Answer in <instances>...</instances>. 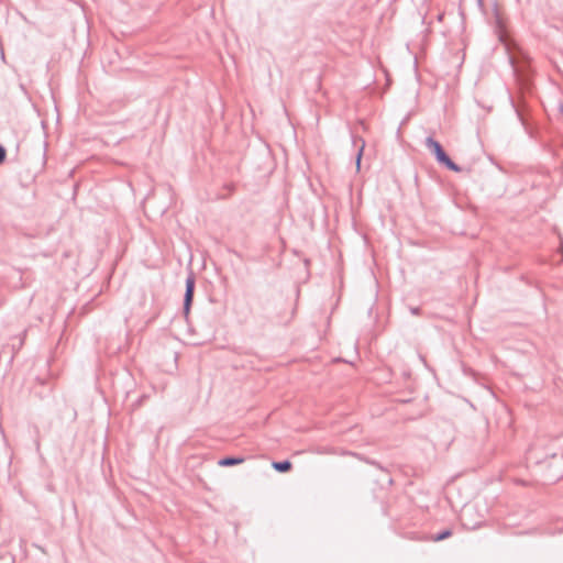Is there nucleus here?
I'll list each match as a JSON object with an SVG mask.
<instances>
[{
    "mask_svg": "<svg viewBox=\"0 0 563 563\" xmlns=\"http://www.w3.org/2000/svg\"><path fill=\"white\" fill-rule=\"evenodd\" d=\"M358 142L361 143V145H360V147L357 150V154H356V168L357 169H360L361 159H362L363 151L365 147V142L362 139H358Z\"/></svg>",
    "mask_w": 563,
    "mask_h": 563,
    "instance_id": "39448f33",
    "label": "nucleus"
},
{
    "mask_svg": "<svg viewBox=\"0 0 563 563\" xmlns=\"http://www.w3.org/2000/svg\"><path fill=\"white\" fill-rule=\"evenodd\" d=\"M412 312H413V313H418V308L412 309Z\"/></svg>",
    "mask_w": 563,
    "mask_h": 563,
    "instance_id": "1a4fd4ad",
    "label": "nucleus"
},
{
    "mask_svg": "<svg viewBox=\"0 0 563 563\" xmlns=\"http://www.w3.org/2000/svg\"><path fill=\"white\" fill-rule=\"evenodd\" d=\"M243 461H244V459H242V457L228 456V457L221 459L219 461V465L220 466H232V465L240 464Z\"/></svg>",
    "mask_w": 563,
    "mask_h": 563,
    "instance_id": "7ed1b4c3",
    "label": "nucleus"
},
{
    "mask_svg": "<svg viewBox=\"0 0 563 563\" xmlns=\"http://www.w3.org/2000/svg\"><path fill=\"white\" fill-rule=\"evenodd\" d=\"M5 158V150L3 148V146L0 145V164L4 161Z\"/></svg>",
    "mask_w": 563,
    "mask_h": 563,
    "instance_id": "6e6552de",
    "label": "nucleus"
},
{
    "mask_svg": "<svg viewBox=\"0 0 563 563\" xmlns=\"http://www.w3.org/2000/svg\"><path fill=\"white\" fill-rule=\"evenodd\" d=\"M25 335H26V331H24V332L22 333L21 338L19 339L18 344L12 343V349H13V350H20V349L22 347V345L24 344Z\"/></svg>",
    "mask_w": 563,
    "mask_h": 563,
    "instance_id": "0eeeda50",
    "label": "nucleus"
},
{
    "mask_svg": "<svg viewBox=\"0 0 563 563\" xmlns=\"http://www.w3.org/2000/svg\"><path fill=\"white\" fill-rule=\"evenodd\" d=\"M194 290H195V279L192 276H189L186 279V291H185V298H184V312L186 314L189 312L190 305L192 302Z\"/></svg>",
    "mask_w": 563,
    "mask_h": 563,
    "instance_id": "f03ea898",
    "label": "nucleus"
},
{
    "mask_svg": "<svg viewBox=\"0 0 563 563\" xmlns=\"http://www.w3.org/2000/svg\"><path fill=\"white\" fill-rule=\"evenodd\" d=\"M273 467L277 472L285 473L291 468V463L289 461L274 462Z\"/></svg>",
    "mask_w": 563,
    "mask_h": 563,
    "instance_id": "20e7f679",
    "label": "nucleus"
},
{
    "mask_svg": "<svg viewBox=\"0 0 563 563\" xmlns=\"http://www.w3.org/2000/svg\"><path fill=\"white\" fill-rule=\"evenodd\" d=\"M452 536V531L451 530H444L442 531L441 533L437 534L435 537H433V541H442L449 537Z\"/></svg>",
    "mask_w": 563,
    "mask_h": 563,
    "instance_id": "423d86ee",
    "label": "nucleus"
},
{
    "mask_svg": "<svg viewBox=\"0 0 563 563\" xmlns=\"http://www.w3.org/2000/svg\"><path fill=\"white\" fill-rule=\"evenodd\" d=\"M426 146L435 155L440 164L445 165L450 170L460 172L461 167L456 165L444 152L441 144L433 137L426 139Z\"/></svg>",
    "mask_w": 563,
    "mask_h": 563,
    "instance_id": "f257e3e1",
    "label": "nucleus"
}]
</instances>
